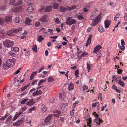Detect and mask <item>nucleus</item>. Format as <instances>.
I'll return each instance as SVG.
<instances>
[{
    "instance_id": "1",
    "label": "nucleus",
    "mask_w": 127,
    "mask_h": 127,
    "mask_svg": "<svg viewBox=\"0 0 127 127\" xmlns=\"http://www.w3.org/2000/svg\"><path fill=\"white\" fill-rule=\"evenodd\" d=\"M14 63L13 59H8L6 62L3 63L2 65V68L4 69H7L13 66L14 65Z\"/></svg>"
},
{
    "instance_id": "2",
    "label": "nucleus",
    "mask_w": 127,
    "mask_h": 127,
    "mask_svg": "<svg viewBox=\"0 0 127 127\" xmlns=\"http://www.w3.org/2000/svg\"><path fill=\"white\" fill-rule=\"evenodd\" d=\"M3 44L4 47L8 48L13 46L14 43L9 40L6 39L3 42Z\"/></svg>"
},
{
    "instance_id": "3",
    "label": "nucleus",
    "mask_w": 127,
    "mask_h": 127,
    "mask_svg": "<svg viewBox=\"0 0 127 127\" xmlns=\"http://www.w3.org/2000/svg\"><path fill=\"white\" fill-rule=\"evenodd\" d=\"M24 10V8L21 5L13 7L11 9V11L12 12L15 13L22 12Z\"/></svg>"
},
{
    "instance_id": "4",
    "label": "nucleus",
    "mask_w": 127,
    "mask_h": 127,
    "mask_svg": "<svg viewBox=\"0 0 127 127\" xmlns=\"http://www.w3.org/2000/svg\"><path fill=\"white\" fill-rule=\"evenodd\" d=\"M66 25L71 26L73 24L76 23V21L75 19L72 18L71 17H68L66 19V21L65 22Z\"/></svg>"
},
{
    "instance_id": "5",
    "label": "nucleus",
    "mask_w": 127,
    "mask_h": 127,
    "mask_svg": "<svg viewBox=\"0 0 127 127\" xmlns=\"http://www.w3.org/2000/svg\"><path fill=\"white\" fill-rule=\"evenodd\" d=\"M101 15H102L100 14L98 15V16L96 18V20L94 21L93 23L92 24V25L95 26L98 23L100 19V17Z\"/></svg>"
},
{
    "instance_id": "6",
    "label": "nucleus",
    "mask_w": 127,
    "mask_h": 127,
    "mask_svg": "<svg viewBox=\"0 0 127 127\" xmlns=\"http://www.w3.org/2000/svg\"><path fill=\"white\" fill-rule=\"evenodd\" d=\"M12 16L8 15L6 17L4 20L5 22L6 23H10L12 21Z\"/></svg>"
},
{
    "instance_id": "7",
    "label": "nucleus",
    "mask_w": 127,
    "mask_h": 127,
    "mask_svg": "<svg viewBox=\"0 0 127 127\" xmlns=\"http://www.w3.org/2000/svg\"><path fill=\"white\" fill-rule=\"evenodd\" d=\"M94 122L97 125V126L100 125L101 123H103V121L99 118L95 119L93 120Z\"/></svg>"
},
{
    "instance_id": "8",
    "label": "nucleus",
    "mask_w": 127,
    "mask_h": 127,
    "mask_svg": "<svg viewBox=\"0 0 127 127\" xmlns=\"http://www.w3.org/2000/svg\"><path fill=\"white\" fill-rule=\"evenodd\" d=\"M92 36V34H90L89 36V37L88 38L87 40V41L85 45L87 47L88 45H89L90 44Z\"/></svg>"
},
{
    "instance_id": "9",
    "label": "nucleus",
    "mask_w": 127,
    "mask_h": 127,
    "mask_svg": "<svg viewBox=\"0 0 127 127\" xmlns=\"http://www.w3.org/2000/svg\"><path fill=\"white\" fill-rule=\"evenodd\" d=\"M97 10H95V11H93L92 15L91 16V18L92 20H94L95 21L96 20V16L97 14L95 13V12L97 11Z\"/></svg>"
},
{
    "instance_id": "10",
    "label": "nucleus",
    "mask_w": 127,
    "mask_h": 127,
    "mask_svg": "<svg viewBox=\"0 0 127 127\" xmlns=\"http://www.w3.org/2000/svg\"><path fill=\"white\" fill-rule=\"evenodd\" d=\"M23 120L21 119L19 120H18L16 122H15L14 123H13L12 125L13 126H18L19 125H20L22 124L23 122Z\"/></svg>"
},
{
    "instance_id": "11",
    "label": "nucleus",
    "mask_w": 127,
    "mask_h": 127,
    "mask_svg": "<svg viewBox=\"0 0 127 127\" xmlns=\"http://www.w3.org/2000/svg\"><path fill=\"white\" fill-rule=\"evenodd\" d=\"M102 48L101 46H100L99 45H97L96 47H95L94 50L93 52L97 54L99 50Z\"/></svg>"
},
{
    "instance_id": "12",
    "label": "nucleus",
    "mask_w": 127,
    "mask_h": 127,
    "mask_svg": "<svg viewBox=\"0 0 127 127\" xmlns=\"http://www.w3.org/2000/svg\"><path fill=\"white\" fill-rule=\"evenodd\" d=\"M61 112L59 110H56L55 111V113L51 114L52 115L56 117H58L61 113Z\"/></svg>"
},
{
    "instance_id": "13",
    "label": "nucleus",
    "mask_w": 127,
    "mask_h": 127,
    "mask_svg": "<svg viewBox=\"0 0 127 127\" xmlns=\"http://www.w3.org/2000/svg\"><path fill=\"white\" fill-rule=\"evenodd\" d=\"M111 21L110 20H106L104 21L105 27L108 28L110 25Z\"/></svg>"
},
{
    "instance_id": "14",
    "label": "nucleus",
    "mask_w": 127,
    "mask_h": 127,
    "mask_svg": "<svg viewBox=\"0 0 127 127\" xmlns=\"http://www.w3.org/2000/svg\"><path fill=\"white\" fill-rule=\"evenodd\" d=\"M52 115L50 114L48 115L47 116L45 119L44 122L45 123L49 122L52 118Z\"/></svg>"
},
{
    "instance_id": "15",
    "label": "nucleus",
    "mask_w": 127,
    "mask_h": 127,
    "mask_svg": "<svg viewBox=\"0 0 127 127\" xmlns=\"http://www.w3.org/2000/svg\"><path fill=\"white\" fill-rule=\"evenodd\" d=\"M7 0H5V4L0 6V9L2 10H5L7 9L6 6V5L7 3Z\"/></svg>"
},
{
    "instance_id": "16",
    "label": "nucleus",
    "mask_w": 127,
    "mask_h": 127,
    "mask_svg": "<svg viewBox=\"0 0 127 127\" xmlns=\"http://www.w3.org/2000/svg\"><path fill=\"white\" fill-rule=\"evenodd\" d=\"M84 118L88 122V124H91L92 122V118L90 116H88L87 117L85 118L84 117Z\"/></svg>"
},
{
    "instance_id": "17",
    "label": "nucleus",
    "mask_w": 127,
    "mask_h": 127,
    "mask_svg": "<svg viewBox=\"0 0 127 127\" xmlns=\"http://www.w3.org/2000/svg\"><path fill=\"white\" fill-rule=\"evenodd\" d=\"M22 30V28L20 27L15 30H10V32H13V33H16L21 31Z\"/></svg>"
},
{
    "instance_id": "18",
    "label": "nucleus",
    "mask_w": 127,
    "mask_h": 127,
    "mask_svg": "<svg viewBox=\"0 0 127 127\" xmlns=\"http://www.w3.org/2000/svg\"><path fill=\"white\" fill-rule=\"evenodd\" d=\"M42 91L41 90H37L35 92H34L32 94V95L33 96H34L36 95H38L42 93Z\"/></svg>"
},
{
    "instance_id": "19",
    "label": "nucleus",
    "mask_w": 127,
    "mask_h": 127,
    "mask_svg": "<svg viewBox=\"0 0 127 127\" xmlns=\"http://www.w3.org/2000/svg\"><path fill=\"white\" fill-rule=\"evenodd\" d=\"M66 7L70 11L76 9L77 7V6L76 5H74L72 6L71 7H69L68 6H67Z\"/></svg>"
},
{
    "instance_id": "20",
    "label": "nucleus",
    "mask_w": 127,
    "mask_h": 127,
    "mask_svg": "<svg viewBox=\"0 0 127 127\" xmlns=\"http://www.w3.org/2000/svg\"><path fill=\"white\" fill-rule=\"evenodd\" d=\"M52 9V7L50 5H48L46 6V8L44 10L45 12H49L51 11Z\"/></svg>"
},
{
    "instance_id": "21",
    "label": "nucleus",
    "mask_w": 127,
    "mask_h": 127,
    "mask_svg": "<svg viewBox=\"0 0 127 127\" xmlns=\"http://www.w3.org/2000/svg\"><path fill=\"white\" fill-rule=\"evenodd\" d=\"M68 90L69 91H71L74 88V86L73 83H70L68 85Z\"/></svg>"
},
{
    "instance_id": "22",
    "label": "nucleus",
    "mask_w": 127,
    "mask_h": 127,
    "mask_svg": "<svg viewBox=\"0 0 127 127\" xmlns=\"http://www.w3.org/2000/svg\"><path fill=\"white\" fill-rule=\"evenodd\" d=\"M15 6L21 5L23 2L22 0H15Z\"/></svg>"
},
{
    "instance_id": "23",
    "label": "nucleus",
    "mask_w": 127,
    "mask_h": 127,
    "mask_svg": "<svg viewBox=\"0 0 127 127\" xmlns=\"http://www.w3.org/2000/svg\"><path fill=\"white\" fill-rule=\"evenodd\" d=\"M59 9L61 12H65L67 10V9L66 8L62 6L60 7Z\"/></svg>"
},
{
    "instance_id": "24",
    "label": "nucleus",
    "mask_w": 127,
    "mask_h": 127,
    "mask_svg": "<svg viewBox=\"0 0 127 127\" xmlns=\"http://www.w3.org/2000/svg\"><path fill=\"white\" fill-rule=\"evenodd\" d=\"M37 41L39 42H40L44 40V38L42 37V35H40L37 36Z\"/></svg>"
},
{
    "instance_id": "25",
    "label": "nucleus",
    "mask_w": 127,
    "mask_h": 127,
    "mask_svg": "<svg viewBox=\"0 0 127 127\" xmlns=\"http://www.w3.org/2000/svg\"><path fill=\"white\" fill-rule=\"evenodd\" d=\"M31 22V20L29 18H26V21L24 22L25 24L26 25H30V23Z\"/></svg>"
},
{
    "instance_id": "26",
    "label": "nucleus",
    "mask_w": 127,
    "mask_h": 127,
    "mask_svg": "<svg viewBox=\"0 0 127 127\" xmlns=\"http://www.w3.org/2000/svg\"><path fill=\"white\" fill-rule=\"evenodd\" d=\"M15 0H10L8 4L10 5L15 6Z\"/></svg>"
},
{
    "instance_id": "27",
    "label": "nucleus",
    "mask_w": 127,
    "mask_h": 127,
    "mask_svg": "<svg viewBox=\"0 0 127 127\" xmlns=\"http://www.w3.org/2000/svg\"><path fill=\"white\" fill-rule=\"evenodd\" d=\"M37 73V72L36 71H34L32 72L30 77V80H32L33 79V77Z\"/></svg>"
},
{
    "instance_id": "28",
    "label": "nucleus",
    "mask_w": 127,
    "mask_h": 127,
    "mask_svg": "<svg viewBox=\"0 0 127 127\" xmlns=\"http://www.w3.org/2000/svg\"><path fill=\"white\" fill-rule=\"evenodd\" d=\"M19 49L17 47H15L11 48V50L16 52H18L19 51Z\"/></svg>"
},
{
    "instance_id": "29",
    "label": "nucleus",
    "mask_w": 127,
    "mask_h": 127,
    "mask_svg": "<svg viewBox=\"0 0 127 127\" xmlns=\"http://www.w3.org/2000/svg\"><path fill=\"white\" fill-rule=\"evenodd\" d=\"M54 8L55 9H56L58 8V7L59 6V5L58 3L54 2L53 3Z\"/></svg>"
},
{
    "instance_id": "30",
    "label": "nucleus",
    "mask_w": 127,
    "mask_h": 127,
    "mask_svg": "<svg viewBox=\"0 0 127 127\" xmlns=\"http://www.w3.org/2000/svg\"><path fill=\"white\" fill-rule=\"evenodd\" d=\"M19 80L16 79L14 83V84L15 86H18L19 84Z\"/></svg>"
},
{
    "instance_id": "31",
    "label": "nucleus",
    "mask_w": 127,
    "mask_h": 127,
    "mask_svg": "<svg viewBox=\"0 0 127 127\" xmlns=\"http://www.w3.org/2000/svg\"><path fill=\"white\" fill-rule=\"evenodd\" d=\"M118 47L119 48L121 49L122 51L124 50L125 49V46L123 45H122V46L119 43H118Z\"/></svg>"
},
{
    "instance_id": "32",
    "label": "nucleus",
    "mask_w": 127,
    "mask_h": 127,
    "mask_svg": "<svg viewBox=\"0 0 127 127\" xmlns=\"http://www.w3.org/2000/svg\"><path fill=\"white\" fill-rule=\"evenodd\" d=\"M118 84L123 87L125 86V84L124 82L120 80L118 83Z\"/></svg>"
},
{
    "instance_id": "33",
    "label": "nucleus",
    "mask_w": 127,
    "mask_h": 127,
    "mask_svg": "<svg viewBox=\"0 0 127 127\" xmlns=\"http://www.w3.org/2000/svg\"><path fill=\"white\" fill-rule=\"evenodd\" d=\"M33 7L30 6L27 8V10L28 11L30 12H32L33 11Z\"/></svg>"
},
{
    "instance_id": "34",
    "label": "nucleus",
    "mask_w": 127,
    "mask_h": 127,
    "mask_svg": "<svg viewBox=\"0 0 127 127\" xmlns=\"http://www.w3.org/2000/svg\"><path fill=\"white\" fill-rule=\"evenodd\" d=\"M99 31L101 32H102L104 31L103 27L101 26H99L98 28Z\"/></svg>"
},
{
    "instance_id": "35",
    "label": "nucleus",
    "mask_w": 127,
    "mask_h": 127,
    "mask_svg": "<svg viewBox=\"0 0 127 127\" xmlns=\"http://www.w3.org/2000/svg\"><path fill=\"white\" fill-rule=\"evenodd\" d=\"M32 50L33 51L36 52L37 51V47L35 45H34L33 46Z\"/></svg>"
},
{
    "instance_id": "36",
    "label": "nucleus",
    "mask_w": 127,
    "mask_h": 127,
    "mask_svg": "<svg viewBox=\"0 0 127 127\" xmlns=\"http://www.w3.org/2000/svg\"><path fill=\"white\" fill-rule=\"evenodd\" d=\"M35 103L34 102H32L30 100L27 102L26 103V104L30 106L33 105Z\"/></svg>"
},
{
    "instance_id": "37",
    "label": "nucleus",
    "mask_w": 127,
    "mask_h": 127,
    "mask_svg": "<svg viewBox=\"0 0 127 127\" xmlns=\"http://www.w3.org/2000/svg\"><path fill=\"white\" fill-rule=\"evenodd\" d=\"M28 100V98H26L23 100L21 102V103L22 104H25L26 102Z\"/></svg>"
},
{
    "instance_id": "38",
    "label": "nucleus",
    "mask_w": 127,
    "mask_h": 127,
    "mask_svg": "<svg viewBox=\"0 0 127 127\" xmlns=\"http://www.w3.org/2000/svg\"><path fill=\"white\" fill-rule=\"evenodd\" d=\"M12 33H13V32H10L9 30V31L6 32L5 33L6 35H7L8 36H11L13 35L12 34Z\"/></svg>"
},
{
    "instance_id": "39",
    "label": "nucleus",
    "mask_w": 127,
    "mask_h": 127,
    "mask_svg": "<svg viewBox=\"0 0 127 127\" xmlns=\"http://www.w3.org/2000/svg\"><path fill=\"white\" fill-rule=\"evenodd\" d=\"M40 21L42 22H47V21L46 20L45 18L44 17H42L40 19Z\"/></svg>"
},
{
    "instance_id": "40",
    "label": "nucleus",
    "mask_w": 127,
    "mask_h": 127,
    "mask_svg": "<svg viewBox=\"0 0 127 127\" xmlns=\"http://www.w3.org/2000/svg\"><path fill=\"white\" fill-rule=\"evenodd\" d=\"M46 81V80L42 79L40 80L38 83V86H39L41 84L43 83V82H45Z\"/></svg>"
},
{
    "instance_id": "41",
    "label": "nucleus",
    "mask_w": 127,
    "mask_h": 127,
    "mask_svg": "<svg viewBox=\"0 0 127 127\" xmlns=\"http://www.w3.org/2000/svg\"><path fill=\"white\" fill-rule=\"evenodd\" d=\"M120 16V14L119 13H117L115 17L114 18V20L115 21H116L117 20V18H119Z\"/></svg>"
},
{
    "instance_id": "42",
    "label": "nucleus",
    "mask_w": 127,
    "mask_h": 127,
    "mask_svg": "<svg viewBox=\"0 0 127 127\" xmlns=\"http://www.w3.org/2000/svg\"><path fill=\"white\" fill-rule=\"evenodd\" d=\"M67 104H68L67 103H66V104H64V103H63L61 105V108L62 109H63L64 108H65V107H66V106H67Z\"/></svg>"
},
{
    "instance_id": "43",
    "label": "nucleus",
    "mask_w": 127,
    "mask_h": 127,
    "mask_svg": "<svg viewBox=\"0 0 127 127\" xmlns=\"http://www.w3.org/2000/svg\"><path fill=\"white\" fill-rule=\"evenodd\" d=\"M93 115L95 118V119L99 118L98 117L99 115H98L97 113H96L95 112H94L93 113Z\"/></svg>"
},
{
    "instance_id": "44",
    "label": "nucleus",
    "mask_w": 127,
    "mask_h": 127,
    "mask_svg": "<svg viewBox=\"0 0 127 127\" xmlns=\"http://www.w3.org/2000/svg\"><path fill=\"white\" fill-rule=\"evenodd\" d=\"M20 19L19 17H17L15 19V21L17 23H19L20 21Z\"/></svg>"
},
{
    "instance_id": "45",
    "label": "nucleus",
    "mask_w": 127,
    "mask_h": 127,
    "mask_svg": "<svg viewBox=\"0 0 127 127\" xmlns=\"http://www.w3.org/2000/svg\"><path fill=\"white\" fill-rule=\"evenodd\" d=\"M48 80L49 82L53 81H54V79L51 77H50L48 79Z\"/></svg>"
},
{
    "instance_id": "46",
    "label": "nucleus",
    "mask_w": 127,
    "mask_h": 127,
    "mask_svg": "<svg viewBox=\"0 0 127 127\" xmlns=\"http://www.w3.org/2000/svg\"><path fill=\"white\" fill-rule=\"evenodd\" d=\"M78 17L79 20H81L84 19V17L81 15H79L78 16Z\"/></svg>"
},
{
    "instance_id": "47",
    "label": "nucleus",
    "mask_w": 127,
    "mask_h": 127,
    "mask_svg": "<svg viewBox=\"0 0 127 127\" xmlns=\"http://www.w3.org/2000/svg\"><path fill=\"white\" fill-rule=\"evenodd\" d=\"M4 19L2 18H0V25H2L4 23Z\"/></svg>"
},
{
    "instance_id": "48",
    "label": "nucleus",
    "mask_w": 127,
    "mask_h": 127,
    "mask_svg": "<svg viewBox=\"0 0 127 127\" xmlns=\"http://www.w3.org/2000/svg\"><path fill=\"white\" fill-rule=\"evenodd\" d=\"M18 117V116L16 114L12 119V121H14L16 120L17 118Z\"/></svg>"
},
{
    "instance_id": "49",
    "label": "nucleus",
    "mask_w": 127,
    "mask_h": 127,
    "mask_svg": "<svg viewBox=\"0 0 127 127\" xmlns=\"http://www.w3.org/2000/svg\"><path fill=\"white\" fill-rule=\"evenodd\" d=\"M45 9V7L43 6H41V8L38 11L41 12L43 11Z\"/></svg>"
},
{
    "instance_id": "50",
    "label": "nucleus",
    "mask_w": 127,
    "mask_h": 127,
    "mask_svg": "<svg viewBox=\"0 0 127 127\" xmlns=\"http://www.w3.org/2000/svg\"><path fill=\"white\" fill-rule=\"evenodd\" d=\"M48 31L50 33V34L52 35L53 32V30L51 29H48Z\"/></svg>"
},
{
    "instance_id": "51",
    "label": "nucleus",
    "mask_w": 127,
    "mask_h": 127,
    "mask_svg": "<svg viewBox=\"0 0 127 127\" xmlns=\"http://www.w3.org/2000/svg\"><path fill=\"white\" fill-rule=\"evenodd\" d=\"M87 69L88 70H90L91 69V67L90 65V64L89 63H87Z\"/></svg>"
},
{
    "instance_id": "52",
    "label": "nucleus",
    "mask_w": 127,
    "mask_h": 127,
    "mask_svg": "<svg viewBox=\"0 0 127 127\" xmlns=\"http://www.w3.org/2000/svg\"><path fill=\"white\" fill-rule=\"evenodd\" d=\"M88 55V53L85 52H83V53L81 55V57H84V56L87 55Z\"/></svg>"
},
{
    "instance_id": "53",
    "label": "nucleus",
    "mask_w": 127,
    "mask_h": 127,
    "mask_svg": "<svg viewBox=\"0 0 127 127\" xmlns=\"http://www.w3.org/2000/svg\"><path fill=\"white\" fill-rule=\"evenodd\" d=\"M25 55L26 56H29L30 55V52L29 51H27L25 53Z\"/></svg>"
},
{
    "instance_id": "54",
    "label": "nucleus",
    "mask_w": 127,
    "mask_h": 127,
    "mask_svg": "<svg viewBox=\"0 0 127 127\" xmlns=\"http://www.w3.org/2000/svg\"><path fill=\"white\" fill-rule=\"evenodd\" d=\"M40 25V23L39 22H36L35 24V26L36 27H38Z\"/></svg>"
},
{
    "instance_id": "55",
    "label": "nucleus",
    "mask_w": 127,
    "mask_h": 127,
    "mask_svg": "<svg viewBox=\"0 0 127 127\" xmlns=\"http://www.w3.org/2000/svg\"><path fill=\"white\" fill-rule=\"evenodd\" d=\"M88 88V87L87 86L84 85L83 86V91H85Z\"/></svg>"
},
{
    "instance_id": "56",
    "label": "nucleus",
    "mask_w": 127,
    "mask_h": 127,
    "mask_svg": "<svg viewBox=\"0 0 127 127\" xmlns=\"http://www.w3.org/2000/svg\"><path fill=\"white\" fill-rule=\"evenodd\" d=\"M9 53L10 55L12 57H14L16 55L14 53L11 52H9Z\"/></svg>"
},
{
    "instance_id": "57",
    "label": "nucleus",
    "mask_w": 127,
    "mask_h": 127,
    "mask_svg": "<svg viewBox=\"0 0 127 127\" xmlns=\"http://www.w3.org/2000/svg\"><path fill=\"white\" fill-rule=\"evenodd\" d=\"M21 69V68H20L19 69L16 70L14 73V74H18L20 72V70Z\"/></svg>"
},
{
    "instance_id": "58",
    "label": "nucleus",
    "mask_w": 127,
    "mask_h": 127,
    "mask_svg": "<svg viewBox=\"0 0 127 127\" xmlns=\"http://www.w3.org/2000/svg\"><path fill=\"white\" fill-rule=\"evenodd\" d=\"M41 110L43 112H45L47 110V108L46 107H42V108Z\"/></svg>"
},
{
    "instance_id": "59",
    "label": "nucleus",
    "mask_w": 127,
    "mask_h": 127,
    "mask_svg": "<svg viewBox=\"0 0 127 127\" xmlns=\"http://www.w3.org/2000/svg\"><path fill=\"white\" fill-rule=\"evenodd\" d=\"M23 114V112L22 111H20L19 112H16V114L18 116H19L20 115L22 114Z\"/></svg>"
},
{
    "instance_id": "60",
    "label": "nucleus",
    "mask_w": 127,
    "mask_h": 127,
    "mask_svg": "<svg viewBox=\"0 0 127 127\" xmlns=\"http://www.w3.org/2000/svg\"><path fill=\"white\" fill-rule=\"evenodd\" d=\"M27 108L26 107H24L21 108V110L22 111H24Z\"/></svg>"
},
{
    "instance_id": "61",
    "label": "nucleus",
    "mask_w": 127,
    "mask_h": 127,
    "mask_svg": "<svg viewBox=\"0 0 127 127\" xmlns=\"http://www.w3.org/2000/svg\"><path fill=\"white\" fill-rule=\"evenodd\" d=\"M27 88V87H26V86H25L24 87H23L21 88V91H23L25 90Z\"/></svg>"
},
{
    "instance_id": "62",
    "label": "nucleus",
    "mask_w": 127,
    "mask_h": 127,
    "mask_svg": "<svg viewBox=\"0 0 127 127\" xmlns=\"http://www.w3.org/2000/svg\"><path fill=\"white\" fill-rule=\"evenodd\" d=\"M55 22H56L58 23H60L59 21V20L58 18L57 17L55 20Z\"/></svg>"
},
{
    "instance_id": "63",
    "label": "nucleus",
    "mask_w": 127,
    "mask_h": 127,
    "mask_svg": "<svg viewBox=\"0 0 127 127\" xmlns=\"http://www.w3.org/2000/svg\"><path fill=\"white\" fill-rule=\"evenodd\" d=\"M35 109V107H32L30 108L29 109V111H32Z\"/></svg>"
},
{
    "instance_id": "64",
    "label": "nucleus",
    "mask_w": 127,
    "mask_h": 127,
    "mask_svg": "<svg viewBox=\"0 0 127 127\" xmlns=\"http://www.w3.org/2000/svg\"><path fill=\"white\" fill-rule=\"evenodd\" d=\"M123 70L121 69H119L117 70L118 73H121Z\"/></svg>"
}]
</instances>
